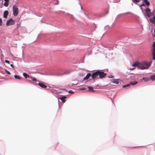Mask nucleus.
I'll return each instance as SVG.
<instances>
[{"mask_svg": "<svg viewBox=\"0 0 155 155\" xmlns=\"http://www.w3.org/2000/svg\"><path fill=\"white\" fill-rule=\"evenodd\" d=\"M152 63V61H150L149 62L146 61H143V66L144 69H147L151 66Z\"/></svg>", "mask_w": 155, "mask_h": 155, "instance_id": "39448f33", "label": "nucleus"}, {"mask_svg": "<svg viewBox=\"0 0 155 155\" xmlns=\"http://www.w3.org/2000/svg\"><path fill=\"white\" fill-rule=\"evenodd\" d=\"M4 1L5 2L4 4V6L6 7H8L9 4V1L6 0H4Z\"/></svg>", "mask_w": 155, "mask_h": 155, "instance_id": "2eb2a0df", "label": "nucleus"}, {"mask_svg": "<svg viewBox=\"0 0 155 155\" xmlns=\"http://www.w3.org/2000/svg\"><path fill=\"white\" fill-rule=\"evenodd\" d=\"M13 15L15 16H17L18 13V9L15 5L13 6Z\"/></svg>", "mask_w": 155, "mask_h": 155, "instance_id": "20e7f679", "label": "nucleus"}, {"mask_svg": "<svg viewBox=\"0 0 155 155\" xmlns=\"http://www.w3.org/2000/svg\"><path fill=\"white\" fill-rule=\"evenodd\" d=\"M142 79L145 82H146L149 81L150 78L147 77H143Z\"/></svg>", "mask_w": 155, "mask_h": 155, "instance_id": "b1692460", "label": "nucleus"}, {"mask_svg": "<svg viewBox=\"0 0 155 155\" xmlns=\"http://www.w3.org/2000/svg\"><path fill=\"white\" fill-rule=\"evenodd\" d=\"M87 88L89 89L88 91H94L93 87L91 86H89Z\"/></svg>", "mask_w": 155, "mask_h": 155, "instance_id": "5701e85b", "label": "nucleus"}, {"mask_svg": "<svg viewBox=\"0 0 155 155\" xmlns=\"http://www.w3.org/2000/svg\"><path fill=\"white\" fill-rule=\"evenodd\" d=\"M136 5H137L140 8V7H141V6H140V4L137 3Z\"/></svg>", "mask_w": 155, "mask_h": 155, "instance_id": "ea45409f", "label": "nucleus"}, {"mask_svg": "<svg viewBox=\"0 0 155 155\" xmlns=\"http://www.w3.org/2000/svg\"><path fill=\"white\" fill-rule=\"evenodd\" d=\"M153 20L152 18H151L150 19V21L152 22V23H153L154 21H155V15H153Z\"/></svg>", "mask_w": 155, "mask_h": 155, "instance_id": "4be33fe9", "label": "nucleus"}, {"mask_svg": "<svg viewBox=\"0 0 155 155\" xmlns=\"http://www.w3.org/2000/svg\"><path fill=\"white\" fill-rule=\"evenodd\" d=\"M5 71L8 74L10 75L11 74V73H10V72L9 71L7 70L6 69H5Z\"/></svg>", "mask_w": 155, "mask_h": 155, "instance_id": "c756f323", "label": "nucleus"}, {"mask_svg": "<svg viewBox=\"0 0 155 155\" xmlns=\"http://www.w3.org/2000/svg\"><path fill=\"white\" fill-rule=\"evenodd\" d=\"M55 96L56 97H57V98H58H58H58V97H57L56 95H55Z\"/></svg>", "mask_w": 155, "mask_h": 155, "instance_id": "c03bdc74", "label": "nucleus"}, {"mask_svg": "<svg viewBox=\"0 0 155 155\" xmlns=\"http://www.w3.org/2000/svg\"><path fill=\"white\" fill-rule=\"evenodd\" d=\"M54 13L55 14H58V15H60V14H63L65 16L67 17V15H69V17H71V18H73L74 17V16L73 15L71 14H70L69 13H67L66 14L65 13V12L63 11H55L54 12Z\"/></svg>", "mask_w": 155, "mask_h": 155, "instance_id": "f03ea898", "label": "nucleus"}, {"mask_svg": "<svg viewBox=\"0 0 155 155\" xmlns=\"http://www.w3.org/2000/svg\"><path fill=\"white\" fill-rule=\"evenodd\" d=\"M23 76L25 78H30V77L31 76H30L27 73L25 72H24L23 74Z\"/></svg>", "mask_w": 155, "mask_h": 155, "instance_id": "f3484780", "label": "nucleus"}, {"mask_svg": "<svg viewBox=\"0 0 155 155\" xmlns=\"http://www.w3.org/2000/svg\"><path fill=\"white\" fill-rule=\"evenodd\" d=\"M15 78L18 80H20L21 79V77L20 76L17 75H14Z\"/></svg>", "mask_w": 155, "mask_h": 155, "instance_id": "a878e982", "label": "nucleus"}, {"mask_svg": "<svg viewBox=\"0 0 155 155\" xmlns=\"http://www.w3.org/2000/svg\"><path fill=\"white\" fill-rule=\"evenodd\" d=\"M114 77V76L113 75H110L109 76H108V78H113Z\"/></svg>", "mask_w": 155, "mask_h": 155, "instance_id": "72a5a7b5", "label": "nucleus"}, {"mask_svg": "<svg viewBox=\"0 0 155 155\" xmlns=\"http://www.w3.org/2000/svg\"><path fill=\"white\" fill-rule=\"evenodd\" d=\"M8 11H5L3 14V17L5 18H6L7 17L8 15Z\"/></svg>", "mask_w": 155, "mask_h": 155, "instance_id": "4468645a", "label": "nucleus"}, {"mask_svg": "<svg viewBox=\"0 0 155 155\" xmlns=\"http://www.w3.org/2000/svg\"><path fill=\"white\" fill-rule=\"evenodd\" d=\"M15 20H13L12 18H10L8 20L6 23V25L7 26L10 25H12L14 24L15 23Z\"/></svg>", "mask_w": 155, "mask_h": 155, "instance_id": "423d86ee", "label": "nucleus"}, {"mask_svg": "<svg viewBox=\"0 0 155 155\" xmlns=\"http://www.w3.org/2000/svg\"><path fill=\"white\" fill-rule=\"evenodd\" d=\"M134 68H130V70H133L134 69Z\"/></svg>", "mask_w": 155, "mask_h": 155, "instance_id": "37998d69", "label": "nucleus"}, {"mask_svg": "<svg viewBox=\"0 0 155 155\" xmlns=\"http://www.w3.org/2000/svg\"><path fill=\"white\" fill-rule=\"evenodd\" d=\"M130 86V84H127L124 85H123L122 86L123 88H125L127 87H128Z\"/></svg>", "mask_w": 155, "mask_h": 155, "instance_id": "bb28decb", "label": "nucleus"}, {"mask_svg": "<svg viewBox=\"0 0 155 155\" xmlns=\"http://www.w3.org/2000/svg\"><path fill=\"white\" fill-rule=\"evenodd\" d=\"M68 93L71 94H73L74 93V92L71 90L69 91Z\"/></svg>", "mask_w": 155, "mask_h": 155, "instance_id": "f704fd0d", "label": "nucleus"}, {"mask_svg": "<svg viewBox=\"0 0 155 155\" xmlns=\"http://www.w3.org/2000/svg\"><path fill=\"white\" fill-rule=\"evenodd\" d=\"M138 83V82L137 81H134L133 82H130V85H134L136 84H137Z\"/></svg>", "mask_w": 155, "mask_h": 155, "instance_id": "412c9836", "label": "nucleus"}, {"mask_svg": "<svg viewBox=\"0 0 155 155\" xmlns=\"http://www.w3.org/2000/svg\"><path fill=\"white\" fill-rule=\"evenodd\" d=\"M98 70H97L95 72H94L91 74V76L92 79H94L96 78H98L99 76Z\"/></svg>", "mask_w": 155, "mask_h": 155, "instance_id": "0eeeda50", "label": "nucleus"}, {"mask_svg": "<svg viewBox=\"0 0 155 155\" xmlns=\"http://www.w3.org/2000/svg\"><path fill=\"white\" fill-rule=\"evenodd\" d=\"M143 2L147 6H149L150 5V3L148 0H144Z\"/></svg>", "mask_w": 155, "mask_h": 155, "instance_id": "a211bd4d", "label": "nucleus"}, {"mask_svg": "<svg viewBox=\"0 0 155 155\" xmlns=\"http://www.w3.org/2000/svg\"><path fill=\"white\" fill-rule=\"evenodd\" d=\"M80 6H81V10H83V8H82V6H81V4H80Z\"/></svg>", "mask_w": 155, "mask_h": 155, "instance_id": "79ce46f5", "label": "nucleus"}, {"mask_svg": "<svg viewBox=\"0 0 155 155\" xmlns=\"http://www.w3.org/2000/svg\"><path fill=\"white\" fill-rule=\"evenodd\" d=\"M71 71L69 70H65L63 71V73L58 74V75L62 76L64 74H68L71 73Z\"/></svg>", "mask_w": 155, "mask_h": 155, "instance_id": "9d476101", "label": "nucleus"}, {"mask_svg": "<svg viewBox=\"0 0 155 155\" xmlns=\"http://www.w3.org/2000/svg\"><path fill=\"white\" fill-rule=\"evenodd\" d=\"M103 70H98V71H99L98 72L99 78H103L107 75V73L102 71Z\"/></svg>", "mask_w": 155, "mask_h": 155, "instance_id": "7ed1b4c3", "label": "nucleus"}, {"mask_svg": "<svg viewBox=\"0 0 155 155\" xmlns=\"http://www.w3.org/2000/svg\"><path fill=\"white\" fill-rule=\"evenodd\" d=\"M2 19L1 18H0V26H1L2 25Z\"/></svg>", "mask_w": 155, "mask_h": 155, "instance_id": "2f4dec72", "label": "nucleus"}, {"mask_svg": "<svg viewBox=\"0 0 155 155\" xmlns=\"http://www.w3.org/2000/svg\"><path fill=\"white\" fill-rule=\"evenodd\" d=\"M20 25H21V24H20V23H18L17 24V28L19 27L20 26Z\"/></svg>", "mask_w": 155, "mask_h": 155, "instance_id": "e433bc0d", "label": "nucleus"}, {"mask_svg": "<svg viewBox=\"0 0 155 155\" xmlns=\"http://www.w3.org/2000/svg\"><path fill=\"white\" fill-rule=\"evenodd\" d=\"M133 2L135 4H136L137 3L140 2V0H132Z\"/></svg>", "mask_w": 155, "mask_h": 155, "instance_id": "393cba45", "label": "nucleus"}, {"mask_svg": "<svg viewBox=\"0 0 155 155\" xmlns=\"http://www.w3.org/2000/svg\"><path fill=\"white\" fill-rule=\"evenodd\" d=\"M30 78L32 79V81L35 82H39V81L38 80L36 79L35 78L33 77L32 76H30Z\"/></svg>", "mask_w": 155, "mask_h": 155, "instance_id": "6ab92c4d", "label": "nucleus"}, {"mask_svg": "<svg viewBox=\"0 0 155 155\" xmlns=\"http://www.w3.org/2000/svg\"><path fill=\"white\" fill-rule=\"evenodd\" d=\"M152 46L153 48V49H155V41H154L153 42V44Z\"/></svg>", "mask_w": 155, "mask_h": 155, "instance_id": "473e14b6", "label": "nucleus"}, {"mask_svg": "<svg viewBox=\"0 0 155 155\" xmlns=\"http://www.w3.org/2000/svg\"><path fill=\"white\" fill-rule=\"evenodd\" d=\"M48 87H49V88H50V87H51L50 86H49Z\"/></svg>", "mask_w": 155, "mask_h": 155, "instance_id": "a18cd8bd", "label": "nucleus"}, {"mask_svg": "<svg viewBox=\"0 0 155 155\" xmlns=\"http://www.w3.org/2000/svg\"><path fill=\"white\" fill-rule=\"evenodd\" d=\"M151 14H152V15L153 16V15H155V10L154 9L153 11H152V13H151Z\"/></svg>", "mask_w": 155, "mask_h": 155, "instance_id": "c85d7f7f", "label": "nucleus"}, {"mask_svg": "<svg viewBox=\"0 0 155 155\" xmlns=\"http://www.w3.org/2000/svg\"><path fill=\"white\" fill-rule=\"evenodd\" d=\"M5 63H8V64H9L10 61H8V60H5Z\"/></svg>", "mask_w": 155, "mask_h": 155, "instance_id": "4c0bfd02", "label": "nucleus"}, {"mask_svg": "<svg viewBox=\"0 0 155 155\" xmlns=\"http://www.w3.org/2000/svg\"><path fill=\"white\" fill-rule=\"evenodd\" d=\"M58 93H61V92H58Z\"/></svg>", "mask_w": 155, "mask_h": 155, "instance_id": "09e8293b", "label": "nucleus"}, {"mask_svg": "<svg viewBox=\"0 0 155 155\" xmlns=\"http://www.w3.org/2000/svg\"><path fill=\"white\" fill-rule=\"evenodd\" d=\"M62 103H64L65 102V99L67 98L66 95H63L62 97H60L59 98Z\"/></svg>", "mask_w": 155, "mask_h": 155, "instance_id": "f8f14e48", "label": "nucleus"}, {"mask_svg": "<svg viewBox=\"0 0 155 155\" xmlns=\"http://www.w3.org/2000/svg\"><path fill=\"white\" fill-rule=\"evenodd\" d=\"M109 28V27L108 26H105V28H104V30H107Z\"/></svg>", "mask_w": 155, "mask_h": 155, "instance_id": "c9c22d12", "label": "nucleus"}, {"mask_svg": "<svg viewBox=\"0 0 155 155\" xmlns=\"http://www.w3.org/2000/svg\"><path fill=\"white\" fill-rule=\"evenodd\" d=\"M82 63H84V61H82Z\"/></svg>", "mask_w": 155, "mask_h": 155, "instance_id": "de8ad7c7", "label": "nucleus"}, {"mask_svg": "<svg viewBox=\"0 0 155 155\" xmlns=\"http://www.w3.org/2000/svg\"><path fill=\"white\" fill-rule=\"evenodd\" d=\"M35 84L37 85L38 84L36 83ZM38 84L40 87L42 88H45L47 87V85H45L43 83L40 82V81L39 82Z\"/></svg>", "mask_w": 155, "mask_h": 155, "instance_id": "9b49d317", "label": "nucleus"}, {"mask_svg": "<svg viewBox=\"0 0 155 155\" xmlns=\"http://www.w3.org/2000/svg\"><path fill=\"white\" fill-rule=\"evenodd\" d=\"M28 80L29 81H30V80Z\"/></svg>", "mask_w": 155, "mask_h": 155, "instance_id": "8fccbe9b", "label": "nucleus"}, {"mask_svg": "<svg viewBox=\"0 0 155 155\" xmlns=\"http://www.w3.org/2000/svg\"><path fill=\"white\" fill-rule=\"evenodd\" d=\"M108 11H107V14L108 13Z\"/></svg>", "mask_w": 155, "mask_h": 155, "instance_id": "49530a36", "label": "nucleus"}, {"mask_svg": "<svg viewBox=\"0 0 155 155\" xmlns=\"http://www.w3.org/2000/svg\"><path fill=\"white\" fill-rule=\"evenodd\" d=\"M110 81L112 83L117 84L119 83L120 81H121V80L120 79L112 78L110 79Z\"/></svg>", "mask_w": 155, "mask_h": 155, "instance_id": "6e6552de", "label": "nucleus"}, {"mask_svg": "<svg viewBox=\"0 0 155 155\" xmlns=\"http://www.w3.org/2000/svg\"><path fill=\"white\" fill-rule=\"evenodd\" d=\"M140 9H141V11L142 12V13L143 14V15L145 16H146L145 14V13H144L143 10V9L142 8V7H140Z\"/></svg>", "mask_w": 155, "mask_h": 155, "instance_id": "cd10ccee", "label": "nucleus"}, {"mask_svg": "<svg viewBox=\"0 0 155 155\" xmlns=\"http://www.w3.org/2000/svg\"><path fill=\"white\" fill-rule=\"evenodd\" d=\"M10 66L12 68H14V66L12 64H11Z\"/></svg>", "mask_w": 155, "mask_h": 155, "instance_id": "a19ab883", "label": "nucleus"}, {"mask_svg": "<svg viewBox=\"0 0 155 155\" xmlns=\"http://www.w3.org/2000/svg\"><path fill=\"white\" fill-rule=\"evenodd\" d=\"M144 10L146 13V15H145L148 16V18H150L151 17V12L150 9L148 8H146V9Z\"/></svg>", "mask_w": 155, "mask_h": 155, "instance_id": "1a4fd4ad", "label": "nucleus"}, {"mask_svg": "<svg viewBox=\"0 0 155 155\" xmlns=\"http://www.w3.org/2000/svg\"><path fill=\"white\" fill-rule=\"evenodd\" d=\"M85 89H86L85 88H84V87L79 88V90H85Z\"/></svg>", "mask_w": 155, "mask_h": 155, "instance_id": "58836bf2", "label": "nucleus"}, {"mask_svg": "<svg viewBox=\"0 0 155 155\" xmlns=\"http://www.w3.org/2000/svg\"><path fill=\"white\" fill-rule=\"evenodd\" d=\"M140 6H141V7L142 6H143L144 7H145V5L144 4V3L143 2H142V3L141 4H140Z\"/></svg>", "mask_w": 155, "mask_h": 155, "instance_id": "7c9ffc66", "label": "nucleus"}, {"mask_svg": "<svg viewBox=\"0 0 155 155\" xmlns=\"http://www.w3.org/2000/svg\"><path fill=\"white\" fill-rule=\"evenodd\" d=\"M150 78L151 81H153L155 80V74L152 75L150 76Z\"/></svg>", "mask_w": 155, "mask_h": 155, "instance_id": "aec40b11", "label": "nucleus"}, {"mask_svg": "<svg viewBox=\"0 0 155 155\" xmlns=\"http://www.w3.org/2000/svg\"><path fill=\"white\" fill-rule=\"evenodd\" d=\"M143 62H136L133 63L132 64V66L134 67H138L140 69H144V66H143Z\"/></svg>", "mask_w": 155, "mask_h": 155, "instance_id": "f257e3e1", "label": "nucleus"}, {"mask_svg": "<svg viewBox=\"0 0 155 155\" xmlns=\"http://www.w3.org/2000/svg\"><path fill=\"white\" fill-rule=\"evenodd\" d=\"M152 59L153 60H155V49H153L152 51Z\"/></svg>", "mask_w": 155, "mask_h": 155, "instance_id": "dca6fc26", "label": "nucleus"}, {"mask_svg": "<svg viewBox=\"0 0 155 155\" xmlns=\"http://www.w3.org/2000/svg\"><path fill=\"white\" fill-rule=\"evenodd\" d=\"M91 74L90 73H88L87 75L84 78L83 80H87L91 76Z\"/></svg>", "mask_w": 155, "mask_h": 155, "instance_id": "ddd939ff", "label": "nucleus"}]
</instances>
